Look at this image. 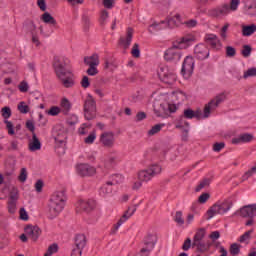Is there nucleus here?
<instances>
[{"label": "nucleus", "instance_id": "nucleus-1", "mask_svg": "<svg viewBox=\"0 0 256 256\" xmlns=\"http://www.w3.org/2000/svg\"><path fill=\"white\" fill-rule=\"evenodd\" d=\"M68 65L69 58L65 56L54 57V73L59 83L65 89H72V87H75V75H73V72L67 69Z\"/></svg>", "mask_w": 256, "mask_h": 256}, {"label": "nucleus", "instance_id": "nucleus-2", "mask_svg": "<svg viewBox=\"0 0 256 256\" xmlns=\"http://www.w3.org/2000/svg\"><path fill=\"white\" fill-rule=\"evenodd\" d=\"M65 201H67V196L64 190L52 194L48 204L50 219H55L65 209Z\"/></svg>", "mask_w": 256, "mask_h": 256}, {"label": "nucleus", "instance_id": "nucleus-3", "mask_svg": "<svg viewBox=\"0 0 256 256\" xmlns=\"http://www.w3.org/2000/svg\"><path fill=\"white\" fill-rule=\"evenodd\" d=\"M225 99H227V96L224 93L216 95L212 100L205 104L203 112L200 111V117L202 119H209L211 114L217 111V108L225 101Z\"/></svg>", "mask_w": 256, "mask_h": 256}, {"label": "nucleus", "instance_id": "nucleus-4", "mask_svg": "<svg viewBox=\"0 0 256 256\" xmlns=\"http://www.w3.org/2000/svg\"><path fill=\"white\" fill-rule=\"evenodd\" d=\"M233 207V202L225 200L221 203H215L207 211L208 219H213L215 215H225Z\"/></svg>", "mask_w": 256, "mask_h": 256}, {"label": "nucleus", "instance_id": "nucleus-5", "mask_svg": "<svg viewBox=\"0 0 256 256\" xmlns=\"http://www.w3.org/2000/svg\"><path fill=\"white\" fill-rule=\"evenodd\" d=\"M158 77L162 83H166V85H173V83L177 81V72L169 66H162L158 70Z\"/></svg>", "mask_w": 256, "mask_h": 256}, {"label": "nucleus", "instance_id": "nucleus-6", "mask_svg": "<svg viewBox=\"0 0 256 256\" xmlns=\"http://www.w3.org/2000/svg\"><path fill=\"white\" fill-rule=\"evenodd\" d=\"M84 117L87 121L97 117V102H95V98L91 94H88L84 101Z\"/></svg>", "mask_w": 256, "mask_h": 256}, {"label": "nucleus", "instance_id": "nucleus-7", "mask_svg": "<svg viewBox=\"0 0 256 256\" xmlns=\"http://www.w3.org/2000/svg\"><path fill=\"white\" fill-rule=\"evenodd\" d=\"M233 216H239L243 218H249L248 221H246V227H251L253 225V217L256 216V204H249L241 207L239 210H237Z\"/></svg>", "mask_w": 256, "mask_h": 256}, {"label": "nucleus", "instance_id": "nucleus-8", "mask_svg": "<svg viewBox=\"0 0 256 256\" xmlns=\"http://www.w3.org/2000/svg\"><path fill=\"white\" fill-rule=\"evenodd\" d=\"M161 173V166L157 164H153L146 170H141L138 173L139 181H144L145 183L151 181L155 175H159Z\"/></svg>", "mask_w": 256, "mask_h": 256}, {"label": "nucleus", "instance_id": "nucleus-9", "mask_svg": "<svg viewBox=\"0 0 256 256\" xmlns=\"http://www.w3.org/2000/svg\"><path fill=\"white\" fill-rule=\"evenodd\" d=\"M75 243L71 252V256L83 255V249L87 245V237L85 234H77L74 239Z\"/></svg>", "mask_w": 256, "mask_h": 256}, {"label": "nucleus", "instance_id": "nucleus-10", "mask_svg": "<svg viewBox=\"0 0 256 256\" xmlns=\"http://www.w3.org/2000/svg\"><path fill=\"white\" fill-rule=\"evenodd\" d=\"M19 201V188L13 186L8 193L7 207L9 213L17 211V202Z\"/></svg>", "mask_w": 256, "mask_h": 256}, {"label": "nucleus", "instance_id": "nucleus-11", "mask_svg": "<svg viewBox=\"0 0 256 256\" xmlns=\"http://www.w3.org/2000/svg\"><path fill=\"white\" fill-rule=\"evenodd\" d=\"M208 17H213L214 19H223L229 15V4H222L211 8L207 12Z\"/></svg>", "mask_w": 256, "mask_h": 256}, {"label": "nucleus", "instance_id": "nucleus-12", "mask_svg": "<svg viewBox=\"0 0 256 256\" xmlns=\"http://www.w3.org/2000/svg\"><path fill=\"white\" fill-rule=\"evenodd\" d=\"M195 69V59L192 56H187L182 64V76L184 79H189L191 75H193V71Z\"/></svg>", "mask_w": 256, "mask_h": 256}, {"label": "nucleus", "instance_id": "nucleus-13", "mask_svg": "<svg viewBox=\"0 0 256 256\" xmlns=\"http://www.w3.org/2000/svg\"><path fill=\"white\" fill-rule=\"evenodd\" d=\"M100 143L106 149H113L115 147V133L112 131L103 132L100 135Z\"/></svg>", "mask_w": 256, "mask_h": 256}, {"label": "nucleus", "instance_id": "nucleus-14", "mask_svg": "<svg viewBox=\"0 0 256 256\" xmlns=\"http://www.w3.org/2000/svg\"><path fill=\"white\" fill-rule=\"evenodd\" d=\"M164 59L166 61H174L175 63L181 61V50L175 44L172 48H169L165 51Z\"/></svg>", "mask_w": 256, "mask_h": 256}, {"label": "nucleus", "instance_id": "nucleus-15", "mask_svg": "<svg viewBox=\"0 0 256 256\" xmlns=\"http://www.w3.org/2000/svg\"><path fill=\"white\" fill-rule=\"evenodd\" d=\"M52 137L56 143L55 148L61 147L67 141V130L66 129H53Z\"/></svg>", "mask_w": 256, "mask_h": 256}, {"label": "nucleus", "instance_id": "nucleus-16", "mask_svg": "<svg viewBox=\"0 0 256 256\" xmlns=\"http://www.w3.org/2000/svg\"><path fill=\"white\" fill-rule=\"evenodd\" d=\"M137 207H139V204H136L133 206V208L129 207L128 210L125 211L123 216L118 220V222L114 225L113 233L117 232L119 230V227L127 221L130 217H133L135 214V211H137Z\"/></svg>", "mask_w": 256, "mask_h": 256}, {"label": "nucleus", "instance_id": "nucleus-17", "mask_svg": "<svg viewBox=\"0 0 256 256\" xmlns=\"http://www.w3.org/2000/svg\"><path fill=\"white\" fill-rule=\"evenodd\" d=\"M77 173L81 177H93L97 173V169L89 164H79L77 166Z\"/></svg>", "mask_w": 256, "mask_h": 256}, {"label": "nucleus", "instance_id": "nucleus-18", "mask_svg": "<svg viewBox=\"0 0 256 256\" xmlns=\"http://www.w3.org/2000/svg\"><path fill=\"white\" fill-rule=\"evenodd\" d=\"M194 55L197 59H200V61L208 59L209 58V48L205 44H198L194 48Z\"/></svg>", "mask_w": 256, "mask_h": 256}, {"label": "nucleus", "instance_id": "nucleus-19", "mask_svg": "<svg viewBox=\"0 0 256 256\" xmlns=\"http://www.w3.org/2000/svg\"><path fill=\"white\" fill-rule=\"evenodd\" d=\"M24 231L26 235L29 237V239H32V241H37L39 237H41V228L39 226H33V225H27L24 228Z\"/></svg>", "mask_w": 256, "mask_h": 256}, {"label": "nucleus", "instance_id": "nucleus-20", "mask_svg": "<svg viewBox=\"0 0 256 256\" xmlns=\"http://www.w3.org/2000/svg\"><path fill=\"white\" fill-rule=\"evenodd\" d=\"M30 131L32 133V139H30L28 143L29 151H41V140H39L37 133H35V129H30Z\"/></svg>", "mask_w": 256, "mask_h": 256}, {"label": "nucleus", "instance_id": "nucleus-21", "mask_svg": "<svg viewBox=\"0 0 256 256\" xmlns=\"http://www.w3.org/2000/svg\"><path fill=\"white\" fill-rule=\"evenodd\" d=\"M205 41L208 43V45H210V47H212V49H216L217 51L223 47L221 40L215 34H206Z\"/></svg>", "mask_w": 256, "mask_h": 256}, {"label": "nucleus", "instance_id": "nucleus-22", "mask_svg": "<svg viewBox=\"0 0 256 256\" xmlns=\"http://www.w3.org/2000/svg\"><path fill=\"white\" fill-rule=\"evenodd\" d=\"M171 25V21H160V22H154L148 27L149 33H157V31H161L162 29H167Z\"/></svg>", "mask_w": 256, "mask_h": 256}, {"label": "nucleus", "instance_id": "nucleus-23", "mask_svg": "<svg viewBox=\"0 0 256 256\" xmlns=\"http://www.w3.org/2000/svg\"><path fill=\"white\" fill-rule=\"evenodd\" d=\"M1 115L4 119V123L6 125L7 129H13L15 127V125L13 124V122L9 121V118L12 115L11 112V108L9 106H5L1 109Z\"/></svg>", "mask_w": 256, "mask_h": 256}, {"label": "nucleus", "instance_id": "nucleus-24", "mask_svg": "<svg viewBox=\"0 0 256 256\" xmlns=\"http://www.w3.org/2000/svg\"><path fill=\"white\" fill-rule=\"evenodd\" d=\"M132 41H133V28L129 27L126 30V36L120 37V45H122L125 49H129Z\"/></svg>", "mask_w": 256, "mask_h": 256}, {"label": "nucleus", "instance_id": "nucleus-25", "mask_svg": "<svg viewBox=\"0 0 256 256\" xmlns=\"http://www.w3.org/2000/svg\"><path fill=\"white\" fill-rule=\"evenodd\" d=\"M160 113L158 114L159 117L161 115H169V113H175L177 111V105L170 104V103H162L160 104Z\"/></svg>", "mask_w": 256, "mask_h": 256}, {"label": "nucleus", "instance_id": "nucleus-26", "mask_svg": "<svg viewBox=\"0 0 256 256\" xmlns=\"http://www.w3.org/2000/svg\"><path fill=\"white\" fill-rule=\"evenodd\" d=\"M253 141V134L243 133L238 137L232 139V145H239L241 143H251Z\"/></svg>", "mask_w": 256, "mask_h": 256}, {"label": "nucleus", "instance_id": "nucleus-27", "mask_svg": "<svg viewBox=\"0 0 256 256\" xmlns=\"http://www.w3.org/2000/svg\"><path fill=\"white\" fill-rule=\"evenodd\" d=\"M171 99L174 103H177V105H181L183 101H187V94L181 90H176L171 93Z\"/></svg>", "mask_w": 256, "mask_h": 256}, {"label": "nucleus", "instance_id": "nucleus-28", "mask_svg": "<svg viewBox=\"0 0 256 256\" xmlns=\"http://www.w3.org/2000/svg\"><path fill=\"white\" fill-rule=\"evenodd\" d=\"M95 207H96L95 200L80 201L79 203V208L85 213H91V211H93Z\"/></svg>", "mask_w": 256, "mask_h": 256}, {"label": "nucleus", "instance_id": "nucleus-29", "mask_svg": "<svg viewBox=\"0 0 256 256\" xmlns=\"http://www.w3.org/2000/svg\"><path fill=\"white\" fill-rule=\"evenodd\" d=\"M119 157L114 154L111 153L105 160H104V167L105 169H113L114 166L117 165V161H118Z\"/></svg>", "mask_w": 256, "mask_h": 256}, {"label": "nucleus", "instance_id": "nucleus-30", "mask_svg": "<svg viewBox=\"0 0 256 256\" xmlns=\"http://www.w3.org/2000/svg\"><path fill=\"white\" fill-rule=\"evenodd\" d=\"M184 119H198L201 120V110H192L190 108H187L183 112Z\"/></svg>", "mask_w": 256, "mask_h": 256}, {"label": "nucleus", "instance_id": "nucleus-31", "mask_svg": "<svg viewBox=\"0 0 256 256\" xmlns=\"http://www.w3.org/2000/svg\"><path fill=\"white\" fill-rule=\"evenodd\" d=\"M245 11L251 17L256 15V0H246Z\"/></svg>", "mask_w": 256, "mask_h": 256}, {"label": "nucleus", "instance_id": "nucleus-32", "mask_svg": "<svg viewBox=\"0 0 256 256\" xmlns=\"http://www.w3.org/2000/svg\"><path fill=\"white\" fill-rule=\"evenodd\" d=\"M85 65H88V67H98L99 65V55L98 54H92L91 56H87L84 58Z\"/></svg>", "mask_w": 256, "mask_h": 256}, {"label": "nucleus", "instance_id": "nucleus-33", "mask_svg": "<svg viewBox=\"0 0 256 256\" xmlns=\"http://www.w3.org/2000/svg\"><path fill=\"white\" fill-rule=\"evenodd\" d=\"M192 247H195L198 253H207L211 249V244L205 242H192Z\"/></svg>", "mask_w": 256, "mask_h": 256}, {"label": "nucleus", "instance_id": "nucleus-34", "mask_svg": "<svg viewBox=\"0 0 256 256\" xmlns=\"http://www.w3.org/2000/svg\"><path fill=\"white\" fill-rule=\"evenodd\" d=\"M143 243L144 248L152 251V249H155V243H157V240H155V236L149 234L144 238Z\"/></svg>", "mask_w": 256, "mask_h": 256}, {"label": "nucleus", "instance_id": "nucleus-35", "mask_svg": "<svg viewBox=\"0 0 256 256\" xmlns=\"http://www.w3.org/2000/svg\"><path fill=\"white\" fill-rule=\"evenodd\" d=\"M191 41H193V38L184 36L177 40L176 45L179 49H187L191 45Z\"/></svg>", "mask_w": 256, "mask_h": 256}, {"label": "nucleus", "instance_id": "nucleus-36", "mask_svg": "<svg viewBox=\"0 0 256 256\" xmlns=\"http://www.w3.org/2000/svg\"><path fill=\"white\" fill-rule=\"evenodd\" d=\"M253 33H256V25H242V35L243 37H251Z\"/></svg>", "mask_w": 256, "mask_h": 256}, {"label": "nucleus", "instance_id": "nucleus-37", "mask_svg": "<svg viewBox=\"0 0 256 256\" xmlns=\"http://www.w3.org/2000/svg\"><path fill=\"white\" fill-rule=\"evenodd\" d=\"M40 19L43 21V23H46V25H57V20H55V18L52 17L49 12L43 13Z\"/></svg>", "mask_w": 256, "mask_h": 256}, {"label": "nucleus", "instance_id": "nucleus-38", "mask_svg": "<svg viewBox=\"0 0 256 256\" xmlns=\"http://www.w3.org/2000/svg\"><path fill=\"white\" fill-rule=\"evenodd\" d=\"M119 183H123V175L121 174H113L109 177V180H107V185H119Z\"/></svg>", "mask_w": 256, "mask_h": 256}, {"label": "nucleus", "instance_id": "nucleus-39", "mask_svg": "<svg viewBox=\"0 0 256 256\" xmlns=\"http://www.w3.org/2000/svg\"><path fill=\"white\" fill-rule=\"evenodd\" d=\"M205 233H206L205 228H199L194 235L193 243H198L200 241H203V239H205Z\"/></svg>", "mask_w": 256, "mask_h": 256}, {"label": "nucleus", "instance_id": "nucleus-40", "mask_svg": "<svg viewBox=\"0 0 256 256\" xmlns=\"http://www.w3.org/2000/svg\"><path fill=\"white\" fill-rule=\"evenodd\" d=\"M113 187L112 184H107L106 181L100 188V195H110V193H113Z\"/></svg>", "mask_w": 256, "mask_h": 256}, {"label": "nucleus", "instance_id": "nucleus-41", "mask_svg": "<svg viewBox=\"0 0 256 256\" xmlns=\"http://www.w3.org/2000/svg\"><path fill=\"white\" fill-rule=\"evenodd\" d=\"M211 185V179L210 178H204L199 185L196 187L195 191L196 193H199L202 189H205V187H209Z\"/></svg>", "mask_w": 256, "mask_h": 256}, {"label": "nucleus", "instance_id": "nucleus-42", "mask_svg": "<svg viewBox=\"0 0 256 256\" xmlns=\"http://www.w3.org/2000/svg\"><path fill=\"white\" fill-rule=\"evenodd\" d=\"M166 21H171V25L168 27H175L181 25V15L175 14L172 18H169Z\"/></svg>", "mask_w": 256, "mask_h": 256}, {"label": "nucleus", "instance_id": "nucleus-43", "mask_svg": "<svg viewBox=\"0 0 256 256\" xmlns=\"http://www.w3.org/2000/svg\"><path fill=\"white\" fill-rule=\"evenodd\" d=\"M131 55L132 57H135V59H139V57H141V48L139 47L138 43H135L132 46Z\"/></svg>", "mask_w": 256, "mask_h": 256}, {"label": "nucleus", "instance_id": "nucleus-44", "mask_svg": "<svg viewBox=\"0 0 256 256\" xmlns=\"http://www.w3.org/2000/svg\"><path fill=\"white\" fill-rule=\"evenodd\" d=\"M174 221L179 225L180 227L182 225H185V219H183V212L177 211L175 216H174Z\"/></svg>", "mask_w": 256, "mask_h": 256}, {"label": "nucleus", "instance_id": "nucleus-45", "mask_svg": "<svg viewBox=\"0 0 256 256\" xmlns=\"http://www.w3.org/2000/svg\"><path fill=\"white\" fill-rule=\"evenodd\" d=\"M239 5H241L240 0H231L230 5H228V13H231V11H237V9H239Z\"/></svg>", "mask_w": 256, "mask_h": 256}, {"label": "nucleus", "instance_id": "nucleus-46", "mask_svg": "<svg viewBox=\"0 0 256 256\" xmlns=\"http://www.w3.org/2000/svg\"><path fill=\"white\" fill-rule=\"evenodd\" d=\"M59 251V245L57 244H51L48 249L47 252L44 254V256H51L55 253H57Z\"/></svg>", "mask_w": 256, "mask_h": 256}, {"label": "nucleus", "instance_id": "nucleus-47", "mask_svg": "<svg viewBox=\"0 0 256 256\" xmlns=\"http://www.w3.org/2000/svg\"><path fill=\"white\" fill-rule=\"evenodd\" d=\"M95 139H97V133L95 131H92L88 137H86L84 139V142L87 144V145H93V143H95Z\"/></svg>", "mask_w": 256, "mask_h": 256}, {"label": "nucleus", "instance_id": "nucleus-48", "mask_svg": "<svg viewBox=\"0 0 256 256\" xmlns=\"http://www.w3.org/2000/svg\"><path fill=\"white\" fill-rule=\"evenodd\" d=\"M239 253H241V245L237 244V243H233L230 246V255H239Z\"/></svg>", "mask_w": 256, "mask_h": 256}, {"label": "nucleus", "instance_id": "nucleus-49", "mask_svg": "<svg viewBox=\"0 0 256 256\" xmlns=\"http://www.w3.org/2000/svg\"><path fill=\"white\" fill-rule=\"evenodd\" d=\"M230 24L226 23L220 30V37L223 41L227 40V31H229Z\"/></svg>", "mask_w": 256, "mask_h": 256}, {"label": "nucleus", "instance_id": "nucleus-50", "mask_svg": "<svg viewBox=\"0 0 256 256\" xmlns=\"http://www.w3.org/2000/svg\"><path fill=\"white\" fill-rule=\"evenodd\" d=\"M59 113H61V108L57 107V106H52L48 111H47V115H50L51 117H57V115H59Z\"/></svg>", "mask_w": 256, "mask_h": 256}, {"label": "nucleus", "instance_id": "nucleus-51", "mask_svg": "<svg viewBox=\"0 0 256 256\" xmlns=\"http://www.w3.org/2000/svg\"><path fill=\"white\" fill-rule=\"evenodd\" d=\"M77 123H79V118L77 117V115H71L67 119V124L69 125V127H75Z\"/></svg>", "mask_w": 256, "mask_h": 256}, {"label": "nucleus", "instance_id": "nucleus-52", "mask_svg": "<svg viewBox=\"0 0 256 256\" xmlns=\"http://www.w3.org/2000/svg\"><path fill=\"white\" fill-rule=\"evenodd\" d=\"M249 77H256V68H249L243 74V79H249Z\"/></svg>", "mask_w": 256, "mask_h": 256}, {"label": "nucleus", "instance_id": "nucleus-53", "mask_svg": "<svg viewBox=\"0 0 256 256\" xmlns=\"http://www.w3.org/2000/svg\"><path fill=\"white\" fill-rule=\"evenodd\" d=\"M251 233H253V230L246 231L242 236L239 238L240 243H245L251 239Z\"/></svg>", "mask_w": 256, "mask_h": 256}, {"label": "nucleus", "instance_id": "nucleus-54", "mask_svg": "<svg viewBox=\"0 0 256 256\" xmlns=\"http://www.w3.org/2000/svg\"><path fill=\"white\" fill-rule=\"evenodd\" d=\"M60 106L62 107V109H64L65 111H69L71 109V102H69V99L67 98H63L61 100Z\"/></svg>", "mask_w": 256, "mask_h": 256}, {"label": "nucleus", "instance_id": "nucleus-55", "mask_svg": "<svg viewBox=\"0 0 256 256\" xmlns=\"http://www.w3.org/2000/svg\"><path fill=\"white\" fill-rule=\"evenodd\" d=\"M18 89L20 93H27V91H29V84L27 83V81H22L18 85Z\"/></svg>", "mask_w": 256, "mask_h": 256}, {"label": "nucleus", "instance_id": "nucleus-56", "mask_svg": "<svg viewBox=\"0 0 256 256\" xmlns=\"http://www.w3.org/2000/svg\"><path fill=\"white\" fill-rule=\"evenodd\" d=\"M18 111H20V113L27 114L29 112V106L26 105L25 102H20L18 104Z\"/></svg>", "mask_w": 256, "mask_h": 256}, {"label": "nucleus", "instance_id": "nucleus-57", "mask_svg": "<svg viewBox=\"0 0 256 256\" xmlns=\"http://www.w3.org/2000/svg\"><path fill=\"white\" fill-rule=\"evenodd\" d=\"M235 55H237V50H235V48L232 46H227L226 47V56L235 57Z\"/></svg>", "mask_w": 256, "mask_h": 256}, {"label": "nucleus", "instance_id": "nucleus-58", "mask_svg": "<svg viewBox=\"0 0 256 256\" xmlns=\"http://www.w3.org/2000/svg\"><path fill=\"white\" fill-rule=\"evenodd\" d=\"M18 179H19V181H21V183H25V181H27V169L26 168L21 169Z\"/></svg>", "mask_w": 256, "mask_h": 256}, {"label": "nucleus", "instance_id": "nucleus-59", "mask_svg": "<svg viewBox=\"0 0 256 256\" xmlns=\"http://www.w3.org/2000/svg\"><path fill=\"white\" fill-rule=\"evenodd\" d=\"M99 73V70H97V66H89L87 70V75H90V77H95Z\"/></svg>", "mask_w": 256, "mask_h": 256}, {"label": "nucleus", "instance_id": "nucleus-60", "mask_svg": "<svg viewBox=\"0 0 256 256\" xmlns=\"http://www.w3.org/2000/svg\"><path fill=\"white\" fill-rule=\"evenodd\" d=\"M222 149H225L224 142H216L213 145V151H215L216 153H219V151H221Z\"/></svg>", "mask_w": 256, "mask_h": 256}, {"label": "nucleus", "instance_id": "nucleus-61", "mask_svg": "<svg viewBox=\"0 0 256 256\" xmlns=\"http://www.w3.org/2000/svg\"><path fill=\"white\" fill-rule=\"evenodd\" d=\"M181 141H184V143H187V141H189V130L188 129L182 130Z\"/></svg>", "mask_w": 256, "mask_h": 256}, {"label": "nucleus", "instance_id": "nucleus-62", "mask_svg": "<svg viewBox=\"0 0 256 256\" xmlns=\"http://www.w3.org/2000/svg\"><path fill=\"white\" fill-rule=\"evenodd\" d=\"M211 197V195L209 194V193H203V194H201L200 196H199V198H198V201L200 202V203H207V200L209 199Z\"/></svg>", "mask_w": 256, "mask_h": 256}, {"label": "nucleus", "instance_id": "nucleus-63", "mask_svg": "<svg viewBox=\"0 0 256 256\" xmlns=\"http://www.w3.org/2000/svg\"><path fill=\"white\" fill-rule=\"evenodd\" d=\"M242 55H243V57H249V55H251V46L244 45V47L242 49Z\"/></svg>", "mask_w": 256, "mask_h": 256}, {"label": "nucleus", "instance_id": "nucleus-64", "mask_svg": "<svg viewBox=\"0 0 256 256\" xmlns=\"http://www.w3.org/2000/svg\"><path fill=\"white\" fill-rule=\"evenodd\" d=\"M149 255H151V250L143 247L136 256H149Z\"/></svg>", "mask_w": 256, "mask_h": 256}]
</instances>
